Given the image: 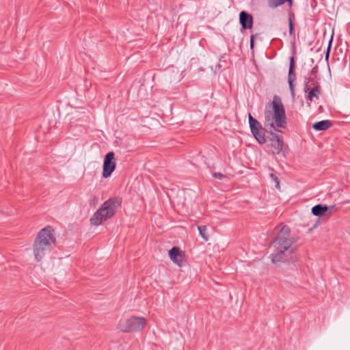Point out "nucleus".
I'll return each mask as SVG.
<instances>
[{"instance_id": "f257e3e1", "label": "nucleus", "mask_w": 350, "mask_h": 350, "mask_svg": "<svg viewBox=\"0 0 350 350\" xmlns=\"http://www.w3.org/2000/svg\"><path fill=\"white\" fill-rule=\"evenodd\" d=\"M290 235L291 231L287 226H283L276 234L271 243V246L274 248L271 254V261L273 263L286 261L288 254L292 252L291 247L294 241L293 238L290 237Z\"/></svg>"}, {"instance_id": "f03ea898", "label": "nucleus", "mask_w": 350, "mask_h": 350, "mask_svg": "<svg viewBox=\"0 0 350 350\" xmlns=\"http://www.w3.org/2000/svg\"><path fill=\"white\" fill-rule=\"evenodd\" d=\"M272 108L273 113L270 111L265 112L264 125L269 134H272V131L282 132L280 129H284L287 125L284 107L278 95L273 96Z\"/></svg>"}, {"instance_id": "7ed1b4c3", "label": "nucleus", "mask_w": 350, "mask_h": 350, "mask_svg": "<svg viewBox=\"0 0 350 350\" xmlns=\"http://www.w3.org/2000/svg\"><path fill=\"white\" fill-rule=\"evenodd\" d=\"M53 232V228L47 226L38 233L33 245V256L37 262H40L45 256L50 254L55 245L56 239Z\"/></svg>"}, {"instance_id": "20e7f679", "label": "nucleus", "mask_w": 350, "mask_h": 350, "mask_svg": "<svg viewBox=\"0 0 350 350\" xmlns=\"http://www.w3.org/2000/svg\"><path fill=\"white\" fill-rule=\"evenodd\" d=\"M122 203L120 197H113L105 201L100 207L94 213L90 222L94 226H98L103 221L113 217Z\"/></svg>"}, {"instance_id": "39448f33", "label": "nucleus", "mask_w": 350, "mask_h": 350, "mask_svg": "<svg viewBox=\"0 0 350 350\" xmlns=\"http://www.w3.org/2000/svg\"><path fill=\"white\" fill-rule=\"evenodd\" d=\"M249 125L253 137L259 144H264L267 142L265 136L266 128H263L261 124L250 113L248 116Z\"/></svg>"}, {"instance_id": "423d86ee", "label": "nucleus", "mask_w": 350, "mask_h": 350, "mask_svg": "<svg viewBox=\"0 0 350 350\" xmlns=\"http://www.w3.org/2000/svg\"><path fill=\"white\" fill-rule=\"evenodd\" d=\"M146 325V320L144 317H132L124 323L120 324V329L124 332H139Z\"/></svg>"}, {"instance_id": "0eeeda50", "label": "nucleus", "mask_w": 350, "mask_h": 350, "mask_svg": "<svg viewBox=\"0 0 350 350\" xmlns=\"http://www.w3.org/2000/svg\"><path fill=\"white\" fill-rule=\"evenodd\" d=\"M116 167L115 153L112 151L109 152L104 158L102 176L105 178L110 177Z\"/></svg>"}, {"instance_id": "6e6552de", "label": "nucleus", "mask_w": 350, "mask_h": 350, "mask_svg": "<svg viewBox=\"0 0 350 350\" xmlns=\"http://www.w3.org/2000/svg\"><path fill=\"white\" fill-rule=\"evenodd\" d=\"M336 210V205L327 206L325 204H318L312 208L311 212L314 216L321 217L327 215L330 217Z\"/></svg>"}, {"instance_id": "1a4fd4ad", "label": "nucleus", "mask_w": 350, "mask_h": 350, "mask_svg": "<svg viewBox=\"0 0 350 350\" xmlns=\"http://www.w3.org/2000/svg\"><path fill=\"white\" fill-rule=\"evenodd\" d=\"M295 62L293 56L290 57L289 62V69L288 74V83L289 86V89L291 91V94L293 98L295 96V85L294 81L296 80V75H295Z\"/></svg>"}, {"instance_id": "9d476101", "label": "nucleus", "mask_w": 350, "mask_h": 350, "mask_svg": "<svg viewBox=\"0 0 350 350\" xmlns=\"http://www.w3.org/2000/svg\"><path fill=\"white\" fill-rule=\"evenodd\" d=\"M239 23L241 27V31L252 29L254 25V18L251 14L243 10L239 13Z\"/></svg>"}, {"instance_id": "9b49d317", "label": "nucleus", "mask_w": 350, "mask_h": 350, "mask_svg": "<svg viewBox=\"0 0 350 350\" xmlns=\"http://www.w3.org/2000/svg\"><path fill=\"white\" fill-rule=\"evenodd\" d=\"M274 132L272 131V134H270L271 137L269 138V141L270 142L271 147L273 148V153L278 154L282 151L284 145L283 137Z\"/></svg>"}, {"instance_id": "f8f14e48", "label": "nucleus", "mask_w": 350, "mask_h": 350, "mask_svg": "<svg viewBox=\"0 0 350 350\" xmlns=\"http://www.w3.org/2000/svg\"><path fill=\"white\" fill-rule=\"evenodd\" d=\"M304 91L306 93L308 92V95L306 96V99L310 102H312L314 98L318 99L321 94V89L319 85L310 88L308 82L307 81H305L304 83Z\"/></svg>"}, {"instance_id": "ddd939ff", "label": "nucleus", "mask_w": 350, "mask_h": 350, "mask_svg": "<svg viewBox=\"0 0 350 350\" xmlns=\"http://www.w3.org/2000/svg\"><path fill=\"white\" fill-rule=\"evenodd\" d=\"M170 259L176 265L181 267L183 262V254L180 250L177 247H173L169 250Z\"/></svg>"}, {"instance_id": "4468645a", "label": "nucleus", "mask_w": 350, "mask_h": 350, "mask_svg": "<svg viewBox=\"0 0 350 350\" xmlns=\"http://www.w3.org/2000/svg\"><path fill=\"white\" fill-rule=\"evenodd\" d=\"M332 124V121L329 120H324L314 123L312 127L317 131H323L331 127Z\"/></svg>"}, {"instance_id": "2eb2a0df", "label": "nucleus", "mask_w": 350, "mask_h": 350, "mask_svg": "<svg viewBox=\"0 0 350 350\" xmlns=\"http://www.w3.org/2000/svg\"><path fill=\"white\" fill-rule=\"evenodd\" d=\"M287 3L289 7H291L293 3V0H267V6L269 8L274 9L280 5Z\"/></svg>"}, {"instance_id": "dca6fc26", "label": "nucleus", "mask_w": 350, "mask_h": 350, "mask_svg": "<svg viewBox=\"0 0 350 350\" xmlns=\"http://www.w3.org/2000/svg\"><path fill=\"white\" fill-rule=\"evenodd\" d=\"M198 229L200 233V235L204 239V241H208V236L206 234V226H198Z\"/></svg>"}, {"instance_id": "f3484780", "label": "nucleus", "mask_w": 350, "mask_h": 350, "mask_svg": "<svg viewBox=\"0 0 350 350\" xmlns=\"http://www.w3.org/2000/svg\"><path fill=\"white\" fill-rule=\"evenodd\" d=\"M318 70H319V68H318L317 66H315L314 67H313L311 69V70L310 72V77H309L310 81H311V82L314 81V78L316 77L317 74L318 73Z\"/></svg>"}, {"instance_id": "a211bd4d", "label": "nucleus", "mask_w": 350, "mask_h": 350, "mask_svg": "<svg viewBox=\"0 0 350 350\" xmlns=\"http://www.w3.org/2000/svg\"><path fill=\"white\" fill-rule=\"evenodd\" d=\"M332 41H333V35L331 36V38L329 40L327 50L325 51V59L326 60H328V59H329V53H330V51H331V48H332Z\"/></svg>"}, {"instance_id": "6ab92c4d", "label": "nucleus", "mask_w": 350, "mask_h": 350, "mask_svg": "<svg viewBox=\"0 0 350 350\" xmlns=\"http://www.w3.org/2000/svg\"><path fill=\"white\" fill-rule=\"evenodd\" d=\"M270 177L275 183V187L279 189L280 188V180H279V178H278V176L273 174H271Z\"/></svg>"}, {"instance_id": "aec40b11", "label": "nucleus", "mask_w": 350, "mask_h": 350, "mask_svg": "<svg viewBox=\"0 0 350 350\" xmlns=\"http://www.w3.org/2000/svg\"><path fill=\"white\" fill-rule=\"evenodd\" d=\"M255 36H258V33H256V34H252L251 36H250V49L252 50L254 47V40H255Z\"/></svg>"}, {"instance_id": "412c9836", "label": "nucleus", "mask_w": 350, "mask_h": 350, "mask_svg": "<svg viewBox=\"0 0 350 350\" xmlns=\"http://www.w3.org/2000/svg\"><path fill=\"white\" fill-rule=\"evenodd\" d=\"M213 176L215 178H218L219 180H222L224 178H226V175L220 173V172H214L213 174Z\"/></svg>"}, {"instance_id": "4be33fe9", "label": "nucleus", "mask_w": 350, "mask_h": 350, "mask_svg": "<svg viewBox=\"0 0 350 350\" xmlns=\"http://www.w3.org/2000/svg\"><path fill=\"white\" fill-rule=\"evenodd\" d=\"M288 26H289V33L291 35L293 33L294 28L293 21L291 18L288 19Z\"/></svg>"}, {"instance_id": "5701e85b", "label": "nucleus", "mask_w": 350, "mask_h": 350, "mask_svg": "<svg viewBox=\"0 0 350 350\" xmlns=\"http://www.w3.org/2000/svg\"><path fill=\"white\" fill-rule=\"evenodd\" d=\"M226 57V54L221 55L219 57V62L224 61L226 62L225 58Z\"/></svg>"}]
</instances>
